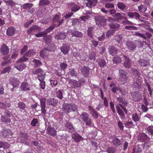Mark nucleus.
I'll use <instances>...</instances> for the list:
<instances>
[{
  "label": "nucleus",
  "mask_w": 153,
  "mask_h": 153,
  "mask_svg": "<svg viewBox=\"0 0 153 153\" xmlns=\"http://www.w3.org/2000/svg\"><path fill=\"white\" fill-rule=\"evenodd\" d=\"M143 42L139 41L134 42L129 41L126 42V45L128 50L129 51H134L136 50L137 47L142 48L143 45Z\"/></svg>",
  "instance_id": "obj_1"
},
{
  "label": "nucleus",
  "mask_w": 153,
  "mask_h": 153,
  "mask_svg": "<svg viewBox=\"0 0 153 153\" xmlns=\"http://www.w3.org/2000/svg\"><path fill=\"white\" fill-rule=\"evenodd\" d=\"M77 108V107L75 104L65 103L63 104L62 109L65 113L68 114L71 112L75 111Z\"/></svg>",
  "instance_id": "obj_2"
},
{
  "label": "nucleus",
  "mask_w": 153,
  "mask_h": 153,
  "mask_svg": "<svg viewBox=\"0 0 153 153\" xmlns=\"http://www.w3.org/2000/svg\"><path fill=\"white\" fill-rule=\"evenodd\" d=\"M28 60V58L22 56L17 61L15 65V67L18 70L21 71L26 67V65L21 62L27 61Z\"/></svg>",
  "instance_id": "obj_3"
},
{
  "label": "nucleus",
  "mask_w": 153,
  "mask_h": 153,
  "mask_svg": "<svg viewBox=\"0 0 153 153\" xmlns=\"http://www.w3.org/2000/svg\"><path fill=\"white\" fill-rule=\"evenodd\" d=\"M89 115L86 112H83L80 115V119L86 123V125L90 126L91 124V119L89 117Z\"/></svg>",
  "instance_id": "obj_4"
},
{
  "label": "nucleus",
  "mask_w": 153,
  "mask_h": 153,
  "mask_svg": "<svg viewBox=\"0 0 153 153\" xmlns=\"http://www.w3.org/2000/svg\"><path fill=\"white\" fill-rule=\"evenodd\" d=\"M120 78L123 84L126 83L127 81V72L122 69L119 70Z\"/></svg>",
  "instance_id": "obj_5"
},
{
  "label": "nucleus",
  "mask_w": 153,
  "mask_h": 153,
  "mask_svg": "<svg viewBox=\"0 0 153 153\" xmlns=\"http://www.w3.org/2000/svg\"><path fill=\"white\" fill-rule=\"evenodd\" d=\"M96 24L99 26H102L106 22V20L103 16H98L95 18Z\"/></svg>",
  "instance_id": "obj_6"
},
{
  "label": "nucleus",
  "mask_w": 153,
  "mask_h": 153,
  "mask_svg": "<svg viewBox=\"0 0 153 153\" xmlns=\"http://www.w3.org/2000/svg\"><path fill=\"white\" fill-rule=\"evenodd\" d=\"M131 94L132 97L135 101H140L142 99L141 95L138 91L131 92Z\"/></svg>",
  "instance_id": "obj_7"
},
{
  "label": "nucleus",
  "mask_w": 153,
  "mask_h": 153,
  "mask_svg": "<svg viewBox=\"0 0 153 153\" xmlns=\"http://www.w3.org/2000/svg\"><path fill=\"white\" fill-rule=\"evenodd\" d=\"M30 85L27 82H23L21 85L20 88L22 90L24 91H29L30 90Z\"/></svg>",
  "instance_id": "obj_8"
},
{
  "label": "nucleus",
  "mask_w": 153,
  "mask_h": 153,
  "mask_svg": "<svg viewBox=\"0 0 153 153\" xmlns=\"http://www.w3.org/2000/svg\"><path fill=\"white\" fill-rule=\"evenodd\" d=\"M9 81L10 83L14 88L17 87L20 83V81L14 77L10 78Z\"/></svg>",
  "instance_id": "obj_9"
},
{
  "label": "nucleus",
  "mask_w": 153,
  "mask_h": 153,
  "mask_svg": "<svg viewBox=\"0 0 153 153\" xmlns=\"http://www.w3.org/2000/svg\"><path fill=\"white\" fill-rule=\"evenodd\" d=\"M128 16L131 19L134 17L137 19H139L140 17V15L136 12H128L126 13Z\"/></svg>",
  "instance_id": "obj_10"
},
{
  "label": "nucleus",
  "mask_w": 153,
  "mask_h": 153,
  "mask_svg": "<svg viewBox=\"0 0 153 153\" xmlns=\"http://www.w3.org/2000/svg\"><path fill=\"white\" fill-rule=\"evenodd\" d=\"M0 52L3 55L7 54L9 52V49L8 47L5 44L2 45L0 49Z\"/></svg>",
  "instance_id": "obj_11"
},
{
  "label": "nucleus",
  "mask_w": 153,
  "mask_h": 153,
  "mask_svg": "<svg viewBox=\"0 0 153 153\" xmlns=\"http://www.w3.org/2000/svg\"><path fill=\"white\" fill-rule=\"evenodd\" d=\"M108 51L110 54L114 56L117 54L118 50L113 46H110L108 48Z\"/></svg>",
  "instance_id": "obj_12"
},
{
  "label": "nucleus",
  "mask_w": 153,
  "mask_h": 153,
  "mask_svg": "<svg viewBox=\"0 0 153 153\" xmlns=\"http://www.w3.org/2000/svg\"><path fill=\"white\" fill-rule=\"evenodd\" d=\"M116 108H117V113L120 116V118L122 120H125L126 119V117L123 110L119 107V106H116Z\"/></svg>",
  "instance_id": "obj_13"
},
{
  "label": "nucleus",
  "mask_w": 153,
  "mask_h": 153,
  "mask_svg": "<svg viewBox=\"0 0 153 153\" xmlns=\"http://www.w3.org/2000/svg\"><path fill=\"white\" fill-rule=\"evenodd\" d=\"M58 103V101L54 98H50L47 100V103L53 106H56Z\"/></svg>",
  "instance_id": "obj_14"
},
{
  "label": "nucleus",
  "mask_w": 153,
  "mask_h": 153,
  "mask_svg": "<svg viewBox=\"0 0 153 153\" xmlns=\"http://www.w3.org/2000/svg\"><path fill=\"white\" fill-rule=\"evenodd\" d=\"M69 85L71 87L74 88L75 87H79V85L78 84V82L75 80L70 79L68 82Z\"/></svg>",
  "instance_id": "obj_15"
},
{
  "label": "nucleus",
  "mask_w": 153,
  "mask_h": 153,
  "mask_svg": "<svg viewBox=\"0 0 153 153\" xmlns=\"http://www.w3.org/2000/svg\"><path fill=\"white\" fill-rule=\"evenodd\" d=\"M47 132L53 136H54L56 134V131L55 129L51 126H48L47 129Z\"/></svg>",
  "instance_id": "obj_16"
},
{
  "label": "nucleus",
  "mask_w": 153,
  "mask_h": 153,
  "mask_svg": "<svg viewBox=\"0 0 153 153\" xmlns=\"http://www.w3.org/2000/svg\"><path fill=\"white\" fill-rule=\"evenodd\" d=\"M20 136L21 137L22 139L21 141L22 143H24L26 142V141L28 137V135L27 133L23 132H20Z\"/></svg>",
  "instance_id": "obj_17"
},
{
  "label": "nucleus",
  "mask_w": 153,
  "mask_h": 153,
  "mask_svg": "<svg viewBox=\"0 0 153 153\" xmlns=\"http://www.w3.org/2000/svg\"><path fill=\"white\" fill-rule=\"evenodd\" d=\"M60 50L62 52L65 54H67L68 52L70 47L68 46L63 45L61 47Z\"/></svg>",
  "instance_id": "obj_18"
},
{
  "label": "nucleus",
  "mask_w": 153,
  "mask_h": 153,
  "mask_svg": "<svg viewBox=\"0 0 153 153\" xmlns=\"http://www.w3.org/2000/svg\"><path fill=\"white\" fill-rule=\"evenodd\" d=\"M72 137V138L76 142H79L83 139L81 136L76 133H75L73 134Z\"/></svg>",
  "instance_id": "obj_19"
},
{
  "label": "nucleus",
  "mask_w": 153,
  "mask_h": 153,
  "mask_svg": "<svg viewBox=\"0 0 153 153\" xmlns=\"http://www.w3.org/2000/svg\"><path fill=\"white\" fill-rule=\"evenodd\" d=\"M45 100V99H41L40 100L41 107L42 112L45 114L46 112Z\"/></svg>",
  "instance_id": "obj_20"
},
{
  "label": "nucleus",
  "mask_w": 153,
  "mask_h": 153,
  "mask_svg": "<svg viewBox=\"0 0 153 153\" xmlns=\"http://www.w3.org/2000/svg\"><path fill=\"white\" fill-rule=\"evenodd\" d=\"M65 126L69 130V131L70 132L72 133L74 131L75 129L73 125L71 123H66Z\"/></svg>",
  "instance_id": "obj_21"
},
{
  "label": "nucleus",
  "mask_w": 153,
  "mask_h": 153,
  "mask_svg": "<svg viewBox=\"0 0 153 153\" xmlns=\"http://www.w3.org/2000/svg\"><path fill=\"white\" fill-rule=\"evenodd\" d=\"M125 59V62L124 63V66L126 68H131V64L130 61L126 56H124Z\"/></svg>",
  "instance_id": "obj_22"
},
{
  "label": "nucleus",
  "mask_w": 153,
  "mask_h": 153,
  "mask_svg": "<svg viewBox=\"0 0 153 153\" xmlns=\"http://www.w3.org/2000/svg\"><path fill=\"white\" fill-rule=\"evenodd\" d=\"M81 72L84 76L85 77H87L89 74V68L87 67H83L81 69Z\"/></svg>",
  "instance_id": "obj_23"
},
{
  "label": "nucleus",
  "mask_w": 153,
  "mask_h": 153,
  "mask_svg": "<svg viewBox=\"0 0 153 153\" xmlns=\"http://www.w3.org/2000/svg\"><path fill=\"white\" fill-rule=\"evenodd\" d=\"M48 53V51L45 49H43L40 52V56L43 58H45L47 57Z\"/></svg>",
  "instance_id": "obj_24"
},
{
  "label": "nucleus",
  "mask_w": 153,
  "mask_h": 153,
  "mask_svg": "<svg viewBox=\"0 0 153 153\" xmlns=\"http://www.w3.org/2000/svg\"><path fill=\"white\" fill-rule=\"evenodd\" d=\"M112 142L114 145L117 147H118L122 144L121 141L117 137L114 138Z\"/></svg>",
  "instance_id": "obj_25"
},
{
  "label": "nucleus",
  "mask_w": 153,
  "mask_h": 153,
  "mask_svg": "<svg viewBox=\"0 0 153 153\" xmlns=\"http://www.w3.org/2000/svg\"><path fill=\"white\" fill-rule=\"evenodd\" d=\"M35 54V52L33 49L28 50L23 56H28L31 57Z\"/></svg>",
  "instance_id": "obj_26"
},
{
  "label": "nucleus",
  "mask_w": 153,
  "mask_h": 153,
  "mask_svg": "<svg viewBox=\"0 0 153 153\" xmlns=\"http://www.w3.org/2000/svg\"><path fill=\"white\" fill-rule=\"evenodd\" d=\"M15 32V28L13 27H11L8 29L7 31V33L8 36H12L14 34Z\"/></svg>",
  "instance_id": "obj_27"
},
{
  "label": "nucleus",
  "mask_w": 153,
  "mask_h": 153,
  "mask_svg": "<svg viewBox=\"0 0 153 153\" xmlns=\"http://www.w3.org/2000/svg\"><path fill=\"white\" fill-rule=\"evenodd\" d=\"M118 8L121 10H124L127 9V6L122 2H118L117 4Z\"/></svg>",
  "instance_id": "obj_28"
},
{
  "label": "nucleus",
  "mask_w": 153,
  "mask_h": 153,
  "mask_svg": "<svg viewBox=\"0 0 153 153\" xmlns=\"http://www.w3.org/2000/svg\"><path fill=\"white\" fill-rule=\"evenodd\" d=\"M98 62V65L100 67H103L106 65V62L105 59H99Z\"/></svg>",
  "instance_id": "obj_29"
},
{
  "label": "nucleus",
  "mask_w": 153,
  "mask_h": 153,
  "mask_svg": "<svg viewBox=\"0 0 153 153\" xmlns=\"http://www.w3.org/2000/svg\"><path fill=\"white\" fill-rule=\"evenodd\" d=\"M65 38V33H60L59 35H56L55 36V39H64Z\"/></svg>",
  "instance_id": "obj_30"
},
{
  "label": "nucleus",
  "mask_w": 153,
  "mask_h": 153,
  "mask_svg": "<svg viewBox=\"0 0 153 153\" xmlns=\"http://www.w3.org/2000/svg\"><path fill=\"white\" fill-rule=\"evenodd\" d=\"M32 73L34 74H42L44 73V71L41 68H38L33 69L32 71Z\"/></svg>",
  "instance_id": "obj_31"
},
{
  "label": "nucleus",
  "mask_w": 153,
  "mask_h": 153,
  "mask_svg": "<svg viewBox=\"0 0 153 153\" xmlns=\"http://www.w3.org/2000/svg\"><path fill=\"white\" fill-rule=\"evenodd\" d=\"M109 26L111 28L114 30H118L120 27V25L119 24H114L112 23H109Z\"/></svg>",
  "instance_id": "obj_32"
},
{
  "label": "nucleus",
  "mask_w": 153,
  "mask_h": 153,
  "mask_svg": "<svg viewBox=\"0 0 153 153\" xmlns=\"http://www.w3.org/2000/svg\"><path fill=\"white\" fill-rule=\"evenodd\" d=\"M71 33L73 36L77 37H80L82 35V33L77 31H72Z\"/></svg>",
  "instance_id": "obj_33"
},
{
  "label": "nucleus",
  "mask_w": 153,
  "mask_h": 153,
  "mask_svg": "<svg viewBox=\"0 0 153 153\" xmlns=\"http://www.w3.org/2000/svg\"><path fill=\"white\" fill-rule=\"evenodd\" d=\"M142 67H145L147 65V62L143 59H140L137 62Z\"/></svg>",
  "instance_id": "obj_34"
},
{
  "label": "nucleus",
  "mask_w": 153,
  "mask_h": 153,
  "mask_svg": "<svg viewBox=\"0 0 153 153\" xmlns=\"http://www.w3.org/2000/svg\"><path fill=\"white\" fill-rule=\"evenodd\" d=\"M131 70L133 72V73L134 76L136 78L139 79L140 78V72L134 68H132Z\"/></svg>",
  "instance_id": "obj_35"
},
{
  "label": "nucleus",
  "mask_w": 153,
  "mask_h": 153,
  "mask_svg": "<svg viewBox=\"0 0 153 153\" xmlns=\"http://www.w3.org/2000/svg\"><path fill=\"white\" fill-rule=\"evenodd\" d=\"M139 10L142 13H144L147 10V7L146 5L141 4L138 7Z\"/></svg>",
  "instance_id": "obj_36"
},
{
  "label": "nucleus",
  "mask_w": 153,
  "mask_h": 153,
  "mask_svg": "<svg viewBox=\"0 0 153 153\" xmlns=\"http://www.w3.org/2000/svg\"><path fill=\"white\" fill-rule=\"evenodd\" d=\"M33 64V65L35 67H39L42 65V63L41 62L36 59H34L32 61Z\"/></svg>",
  "instance_id": "obj_37"
},
{
  "label": "nucleus",
  "mask_w": 153,
  "mask_h": 153,
  "mask_svg": "<svg viewBox=\"0 0 153 153\" xmlns=\"http://www.w3.org/2000/svg\"><path fill=\"white\" fill-rule=\"evenodd\" d=\"M117 101L122 103L125 106H126L127 104V103L125 101L124 99L122 97H118L117 98Z\"/></svg>",
  "instance_id": "obj_38"
},
{
  "label": "nucleus",
  "mask_w": 153,
  "mask_h": 153,
  "mask_svg": "<svg viewBox=\"0 0 153 153\" xmlns=\"http://www.w3.org/2000/svg\"><path fill=\"white\" fill-rule=\"evenodd\" d=\"M50 2L48 0H40L39 1V5L45 6L49 4Z\"/></svg>",
  "instance_id": "obj_39"
},
{
  "label": "nucleus",
  "mask_w": 153,
  "mask_h": 153,
  "mask_svg": "<svg viewBox=\"0 0 153 153\" xmlns=\"http://www.w3.org/2000/svg\"><path fill=\"white\" fill-rule=\"evenodd\" d=\"M9 147V144L6 142H3L0 141V148L3 147L5 149H7Z\"/></svg>",
  "instance_id": "obj_40"
},
{
  "label": "nucleus",
  "mask_w": 153,
  "mask_h": 153,
  "mask_svg": "<svg viewBox=\"0 0 153 153\" xmlns=\"http://www.w3.org/2000/svg\"><path fill=\"white\" fill-rule=\"evenodd\" d=\"M132 119L134 122L138 121L140 120V117L136 113H134L132 115Z\"/></svg>",
  "instance_id": "obj_41"
},
{
  "label": "nucleus",
  "mask_w": 153,
  "mask_h": 153,
  "mask_svg": "<svg viewBox=\"0 0 153 153\" xmlns=\"http://www.w3.org/2000/svg\"><path fill=\"white\" fill-rule=\"evenodd\" d=\"M114 40L118 43L121 42L122 39V36L121 35H117L114 37Z\"/></svg>",
  "instance_id": "obj_42"
},
{
  "label": "nucleus",
  "mask_w": 153,
  "mask_h": 153,
  "mask_svg": "<svg viewBox=\"0 0 153 153\" xmlns=\"http://www.w3.org/2000/svg\"><path fill=\"white\" fill-rule=\"evenodd\" d=\"M33 4H31L28 3L23 4L22 7L24 9L29 10L31 8Z\"/></svg>",
  "instance_id": "obj_43"
},
{
  "label": "nucleus",
  "mask_w": 153,
  "mask_h": 153,
  "mask_svg": "<svg viewBox=\"0 0 153 153\" xmlns=\"http://www.w3.org/2000/svg\"><path fill=\"white\" fill-rule=\"evenodd\" d=\"M93 28L92 27H90L88 28V35L90 37L92 38L93 37Z\"/></svg>",
  "instance_id": "obj_44"
},
{
  "label": "nucleus",
  "mask_w": 153,
  "mask_h": 153,
  "mask_svg": "<svg viewBox=\"0 0 153 153\" xmlns=\"http://www.w3.org/2000/svg\"><path fill=\"white\" fill-rule=\"evenodd\" d=\"M56 96L60 100H62L63 98L62 93L60 90L56 91Z\"/></svg>",
  "instance_id": "obj_45"
},
{
  "label": "nucleus",
  "mask_w": 153,
  "mask_h": 153,
  "mask_svg": "<svg viewBox=\"0 0 153 153\" xmlns=\"http://www.w3.org/2000/svg\"><path fill=\"white\" fill-rule=\"evenodd\" d=\"M141 80L139 78V79H137L134 83V86L136 88H139L141 85Z\"/></svg>",
  "instance_id": "obj_46"
},
{
  "label": "nucleus",
  "mask_w": 153,
  "mask_h": 153,
  "mask_svg": "<svg viewBox=\"0 0 153 153\" xmlns=\"http://www.w3.org/2000/svg\"><path fill=\"white\" fill-rule=\"evenodd\" d=\"M45 42L48 44L51 43L52 40V37L51 36H48L44 38Z\"/></svg>",
  "instance_id": "obj_47"
},
{
  "label": "nucleus",
  "mask_w": 153,
  "mask_h": 153,
  "mask_svg": "<svg viewBox=\"0 0 153 153\" xmlns=\"http://www.w3.org/2000/svg\"><path fill=\"white\" fill-rule=\"evenodd\" d=\"M112 60L114 63L116 64H118L121 62V58L118 57H114Z\"/></svg>",
  "instance_id": "obj_48"
},
{
  "label": "nucleus",
  "mask_w": 153,
  "mask_h": 153,
  "mask_svg": "<svg viewBox=\"0 0 153 153\" xmlns=\"http://www.w3.org/2000/svg\"><path fill=\"white\" fill-rule=\"evenodd\" d=\"M90 114L91 115V116L94 119H97L98 117V114L97 112L95 110L91 111L90 113Z\"/></svg>",
  "instance_id": "obj_49"
},
{
  "label": "nucleus",
  "mask_w": 153,
  "mask_h": 153,
  "mask_svg": "<svg viewBox=\"0 0 153 153\" xmlns=\"http://www.w3.org/2000/svg\"><path fill=\"white\" fill-rule=\"evenodd\" d=\"M47 35V33L46 32H42L39 33L35 35V36L37 37H45Z\"/></svg>",
  "instance_id": "obj_50"
},
{
  "label": "nucleus",
  "mask_w": 153,
  "mask_h": 153,
  "mask_svg": "<svg viewBox=\"0 0 153 153\" xmlns=\"http://www.w3.org/2000/svg\"><path fill=\"white\" fill-rule=\"evenodd\" d=\"M114 31L113 30H109L107 32L106 36L107 38H109L112 36L114 33Z\"/></svg>",
  "instance_id": "obj_51"
},
{
  "label": "nucleus",
  "mask_w": 153,
  "mask_h": 153,
  "mask_svg": "<svg viewBox=\"0 0 153 153\" xmlns=\"http://www.w3.org/2000/svg\"><path fill=\"white\" fill-rule=\"evenodd\" d=\"M4 1L6 3L7 5H10L12 6L15 5V2L11 0H5Z\"/></svg>",
  "instance_id": "obj_52"
},
{
  "label": "nucleus",
  "mask_w": 153,
  "mask_h": 153,
  "mask_svg": "<svg viewBox=\"0 0 153 153\" xmlns=\"http://www.w3.org/2000/svg\"><path fill=\"white\" fill-rule=\"evenodd\" d=\"M1 121L4 122L8 123L10 121V119L7 118L5 116H2L1 118Z\"/></svg>",
  "instance_id": "obj_53"
},
{
  "label": "nucleus",
  "mask_w": 153,
  "mask_h": 153,
  "mask_svg": "<svg viewBox=\"0 0 153 153\" xmlns=\"http://www.w3.org/2000/svg\"><path fill=\"white\" fill-rule=\"evenodd\" d=\"M18 104V107L20 109H24L26 108V105L23 102H20Z\"/></svg>",
  "instance_id": "obj_54"
},
{
  "label": "nucleus",
  "mask_w": 153,
  "mask_h": 153,
  "mask_svg": "<svg viewBox=\"0 0 153 153\" xmlns=\"http://www.w3.org/2000/svg\"><path fill=\"white\" fill-rule=\"evenodd\" d=\"M4 114L5 115L8 117H10L12 115V113L9 111L6 110L4 112Z\"/></svg>",
  "instance_id": "obj_55"
},
{
  "label": "nucleus",
  "mask_w": 153,
  "mask_h": 153,
  "mask_svg": "<svg viewBox=\"0 0 153 153\" xmlns=\"http://www.w3.org/2000/svg\"><path fill=\"white\" fill-rule=\"evenodd\" d=\"M91 16L89 15H86L85 16H81L79 18H80L82 21H86L87 20L91 18Z\"/></svg>",
  "instance_id": "obj_56"
},
{
  "label": "nucleus",
  "mask_w": 153,
  "mask_h": 153,
  "mask_svg": "<svg viewBox=\"0 0 153 153\" xmlns=\"http://www.w3.org/2000/svg\"><path fill=\"white\" fill-rule=\"evenodd\" d=\"M115 150L113 147H110L107 149V152L108 153H114Z\"/></svg>",
  "instance_id": "obj_57"
},
{
  "label": "nucleus",
  "mask_w": 153,
  "mask_h": 153,
  "mask_svg": "<svg viewBox=\"0 0 153 153\" xmlns=\"http://www.w3.org/2000/svg\"><path fill=\"white\" fill-rule=\"evenodd\" d=\"M146 130L149 134H153V127L152 126H149L146 128Z\"/></svg>",
  "instance_id": "obj_58"
},
{
  "label": "nucleus",
  "mask_w": 153,
  "mask_h": 153,
  "mask_svg": "<svg viewBox=\"0 0 153 153\" xmlns=\"http://www.w3.org/2000/svg\"><path fill=\"white\" fill-rule=\"evenodd\" d=\"M69 74L72 76H76L77 75V72L75 71L73 69L70 70Z\"/></svg>",
  "instance_id": "obj_59"
},
{
  "label": "nucleus",
  "mask_w": 153,
  "mask_h": 153,
  "mask_svg": "<svg viewBox=\"0 0 153 153\" xmlns=\"http://www.w3.org/2000/svg\"><path fill=\"white\" fill-rule=\"evenodd\" d=\"M45 74H43L41 75H38V79L40 82L44 81L43 80L45 79Z\"/></svg>",
  "instance_id": "obj_60"
},
{
  "label": "nucleus",
  "mask_w": 153,
  "mask_h": 153,
  "mask_svg": "<svg viewBox=\"0 0 153 153\" xmlns=\"http://www.w3.org/2000/svg\"><path fill=\"white\" fill-rule=\"evenodd\" d=\"M91 6H94L97 3V0H90V1L88 2Z\"/></svg>",
  "instance_id": "obj_61"
},
{
  "label": "nucleus",
  "mask_w": 153,
  "mask_h": 153,
  "mask_svg": "<svg viewBox=\"0 0 153 153\" xmlns=\"http://www.w3.org/2000/svg\"><path fill=\"white\" fill-rule=\"evenodd\" d=\"M112 90L113 92L114 93L116 92L118 90L120 92L122 91L121 88H120L118 87L115 86L112 88Z\"/></svg>",
  "instance_id": "obj_62"
},
{
  "label": "nucleus",
  "mask_w": 153,
  "mask_h": 153,
  "mask_svg": "<svg viewBox=\"0 0 153 153\" xmlns=\"http://www.w3.org/2000/svg\"><path fill=\"white\" fill-rule=\"evenodd\" d=\"M89 58L91 60H95L96 59V53L95 52H92L90 55Z\"/></svg>",
  "instance_id": "obj_63"
},
{
  "label": "nucleus",
  "mask_w": 153,
  "mask_h": 153,
  "mask_svg": "<svg viewBox=\"0 0 153 153\" xmlns=\"http://www.w3.org/2000/svg\"><path fill=\"white\" fill-rule=\"evenodd\" d=\"M141 149L139 147H138L135 149H133L132 153H141Z\"/></svg>",
  "instance_id": "obj_64"
}]
</instances>
